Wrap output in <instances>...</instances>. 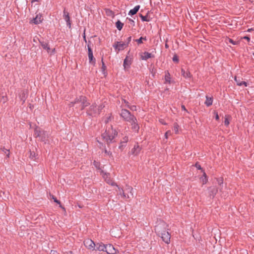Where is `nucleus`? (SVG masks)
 Returning a JSON list of instances; mask_svg holds the SVG:
<instances>
[{
  "instance_id": "obj_43",
  "label": "nucleus",
  "mask_w": 254,
  "mask_h": 254,
  "mask_svg": "<svg viewBox=\"0 0 254 254\" xmlns=\"http://www.w3.org/2000/svg\"><path fill=\"white\" fill-rule=\"evenodd\" d=\"M195 166H196V167L198 169H200H200H201V166H200V165H199V164H197V163H196V164H195Z\"/></svg>"
},
{
  "instance_id": "obj_35",
  "label": "nucleus",
  "mask_w": 254,
  "mask_h": 254,
  "mask_svg": "<svg viewBox=\"0 0 254 254\" xmlns=\"http://www.w3.org/2000/svg\"><path fill=\"white\" fill-rule=\"evenodd\" d=\"M218 183L219 185H221L223 183V180L222 178L218 179L217 180Z\"/></svg>"
},
{
  "instance_id": "obj_59",
  "label": "nucleus",
  "mask_w": 254,
  "mask_h": 254,
  "mask_svg": "<svg viewBox=\"0 0 254 254\" xmlns=\"http://www.w3.org/2000/svg\"><path fill=\"white\" fill-rule=\"evenodd\" d=\"M108 122V120H107V121H105V122H106V123H107V122Z\"/></svg>"
},
{
  "instance_id": "obj_57",
  "label": "nucleus",
  "mask_w": 254,
  "mask_h": 254,
  "mask_svg": "<svg viewBox=\"0 0 254 254\" xmlns=\"http://www.w3.org/2000/svg\"><path fill=\"white\" fill-rule=\"evenodd\" d=\"M70 254H72V252H69Z\"/></svg>"
},
{
  "instance_id": "obj_34",
  "label": "nucleus",
  "mask_w": 254,
  "mask_h": 254,
  "mask_svg": "<svg viewBox=\"0 0 254 254\" xmlns=\"http://www.w3.org/2000/svg\"><path fill=\"white\" fill-rule=\"evenodd\" d=\"M52 198L54 200V201L55 202H56V203H57L58 204H61L60 201L59 200H57V198L54 195H52Z\"/></svg>"
},
{
  "instance_id": "obj_45",
  "label": "nucleus",
  "mask_w": 254,
  "mask_h": 254,
  "mask_svg": "<svg viewBox=\"0 0 254 254\" xmlns=\"http://www.w3.org/2000/svg\"><path fill=\"white\" fill-rule=\"evenodd\" d=\"M229 42L231 43L232 44L235 45V43L231 39H229Z\"/></svg>"
},
{
  "instance_id": "obj_49",
  "label": "nucleus",
  "mask_w": 254,
  "mask_h": 254,
  "mask_svg": "<svg viewBox=\"0 0 254 254\" xmlns=\"http://www.w3.org/2000/svg\"><path fill=\"white\" fill-rule=\"evenodd\" d=\"M235 80L236 82H237V84L238 85V83H241V82L238 81L236 77L235 78Z\"/></svg>"
},
{
  "instance_id": "obj_17",
  "label": "nucleus",
  "mask_w": 254,
  "mask_h": 254,
  "mask_svg": "<svg viewBox=\"0 0 254 254\" xmlns=\"http://www.w3.org/2000/svg\"><path fill=\"white\" fill-rule=\"evenodd\" d=\"M64 18L67 23V25L69 27V28H70L71 23L70 21V17L69 14L67 12H65V11H64Z\"/></svg>"
},
{
  "instance_id": "obj_30",
  "label": "nucleus",
  "mask_w": 254,
  "mask_h": 254,
  "mask_svg": "<svg viewBox=\"0 0 254 254\" xmlns=\"http://www.w3.org/2000/svg\"><path fill=\"white\" fill-rule=\"evenodd\" d=\"M140 17L143 21H149V19L147 18V16H143L142 14L140 15Z\"/></svg>"
},
{
  "instance_id": "obj_3",
  "label": "nucleus",
  "mask_w": 254,
  "mask_h": 254,
  "mask_svg": "<svg viewBox=\"0 0 254 254\" xmlns=\"http://www.w3.org/2000/svg\"><path fill=\"white\" fill-rule=\"evenodd\" d=\"M117 135V132L111 126L102 134V137L105 141L107 143H110L112 142L113 139Z\"/></svg>"
},
{
  "instance_id": "obj_15",
  "label": "nucleus",
  "mask_w": 254,
  "mask_h": 254,
  "mask_svg": "<svg viewBox=\"0 0 254 254\" xmlns=\"http://www.w3.org/2000/svg\"><path fill=\"white\" fill-rule=\"evenodd\" d=\"M117 188V189L116 190V191H118L119 194L120 195H121L123 198H128L129 197V196L128 195L127 196H126V195L125 194V192H124V191L123 190V189L122 188H121L120 187H119L118 185H117L116 184V185H114Z\"/></svg>"
},
{
  "instance_id": "obj_8",
  "label": "nucleus",
  "mask_w": 254,
  "mask_h": 254,
  "mask_svg": "<svg viewBox=\"0 0 254 254\" xmlns=\"http://www.w3.org/2000/svg\"><path fill=\"white\" fill-rule=\"evenodd\" d=\"M105 248V252L108 254H115L117 253L116 250L111 244L106 245Z\"/></svg>"
},
{
  "instance_id": "obj_24",
  "label": "nucleus",
  "mask_w": 254,
  "mask_h": 254,
  "mask_svg": "<svg viewBox=\"0 0 254 254\" xmlns=\"http://www.w3.org/2000/svg\"><path fill=\"white\" fill-rule=\"evenodd\" d=\"M212 102H213V99L212 98L208 97V96L206 97V101L205 102V104L208 107V106H210V105H211L212 104Z\"/></svg>"
},
{
  "instance_id": "obj_36",
  "label": "nucleus",
  "mask_w": 254,
  "mask_h": 254,
  "mask_svg": "<svg viewBox=\"0 0 254 254\" xmlns=\"http://www.w3.org/2000/svg\"><path fill=\"white\" fill-rule=\"evenodd\" d=\"M242 85H244L245 86H247V83L245 81H242L241 83H238L239 86H241Z\"/></svg>"
},
{
  "instance_id": "obj_9",
  "label": "nucleus",
  "mask_w": 254,
  "mask_h": 254,
  "mask_svg": "<svg viewBox=\"0 0 254 254\" xmlns=\"http://www.w3.org/2000/svg\"><path fill=\"white\" fill-rule=\"evenodd\" d=\"M88 114L90 115H96L99 114V109L97 108L96 105H92L89 109Z\"/></svg>"
},
{
  "instance_id": "obj_2",
  "label": "nucleus",
  "mask_w": 254,
  "mask_h": 254,
  "mask_svg": "<svg viewBox=\"0 0 254 254\" xmlns=\"http://www.w3.org/2000/svg\"><path fill=\"white\" fill-rule=\"evenodd\" d=\"M89 103L87 101L86 97L80 96L78 98H76L74 102H72L69 104L70 107L74 106L76 105V107L82 110L85 107L88 106Z\"/></svg>"
},
{
  "instance_id": "obj_32",
  "label": "nucleus",
  "mask_w": 254,
  "mask_h": 254,
  "mask_svg": "<svg viewBox=\"0 0 254 254\" xmlns=\"http://www.w3.org/2000/svg\"><path fill=\"white\" fill-rule=\"evenodd\" d=\"M128 141V137L127 136H125L123 140L121 141V144L123 143H126Z\"/></svg>"
},
{
  "instance_id": "obj_11",
  "label": "nucleus",
  "mask_w": 254,
  "mask_h": 254,
  "mask_svg": "<svg viewBox=\"0 0 254 254\" xmlns=\"http://www.w3.org/2000/svg\"><path fill=\"white\" fill-rule=\"evenodd\" d=\"M88 47V58L89 60V62L90 63H95V59H94L92 51L91 50V48L89 46V44L87 45Z\"/></svg>"
},
{
  "instance_id": "obj_12",
  "label": "nucleus",
  "mask_w": 254,
  "mask_h": 254,
  "mask_svg": "<svg viewBox=\"0 0 254 254\" xmlns=\"http://www.w3.org/2000/svg\"><path fill=\"white\" fill-rule=\"evenodd\" d=\"M132 63V59L129 57H127L124 60V66L125 69H128Z\"/></svg>"
},
{
  "instance_id": "obj_6",
  "label": "nucleus",
  "mask_w": 254,
  "mask_h": 254,
  "mask_svg": "<svg viewBox=\"0 0 254 254\" xmlns=\"http://www.w3.org/2000/svg\"><path fill=\"white\" fill-rule=\"evenodd\" d=\"M40 44H41L42 47L44 49L46 50L48 54H49L50 55H52L55 53V49H51L50 48V46L47 43H46L44 41H40Z\"/></svg>"
},
{
  "instance_id": "obj_1",
  "label": "nucleus",
  "mask_w": 254,
  "mask_h": 254,
  "mask_svg": "<svg viewBox=\"0 0 254 254\" xmlns=\"http://www.w3.org/2000/svg\"><path fill=\"white\" fill-rule=\"evenodd\" d=\"M167 225L164 222L159 224L155 227V231L160 236L163 241L166 244H169L170 242L171 235L169 233L166 231Z\"/></svg>"
},
{
  "instance_id": "obj_42",
  "label": "nucleus",
  "mask_w": 254,
  "mask_h": 254,
  "mask_svg": "<svg viewBox=\"0 0 254 254\" xmlns=\"http://www.w3.org/2000/svg\"><path fill=\"white\" fill-rule=\"evenodd\" d=\"M50 254H59L57 251L52 250L51 251Z\"/></svg>"
},
{
  "instance_id": "obj_13",
  "label": "nucleus",
  "mask_w": 254,
  "mask_h": 254,
  "mask_svg": "<svg viewBox=\"0 0 254 254\" xmlns=\"http://www.w3.org/2000/svg\"><path fill=\"white\" fill-rule=\"evenodd\" d=\"M140 56L141 59L143 60H146L148 59L153 58L154 57L152 54L146 52L142 53L140 54Z\"/></svg>"
},
{
  "instance_id": "obj_31",
  "label": "nucleus",
  "mask_w": 254,
  "mask_h": 254,
  "mask_svg": "<svg viewBox=\"0 0 254 254\" xmlns=\"http://www.w3.org/2000/svg\"><path fill=\"white\" fill-rule=\"evenodd\" d=\"M142 40H146V37H140L138 39H136L135 41L138 43V44H141L142 43Z\"/></svg>"
},
{
  "instance_id": "obj_52",
  "label": "nucleus",
  "mask_w": 254,
  "mask_h": 254,
  "mask_svg": "<svg viewBox=\"0 0 254 254\" xmlns=\"http://www.w3.org/2000/svg\"><path fill=\"white\" fill-rule=\"evenodd\" d=\"M135 108H136V107H135V106H132L130 109H131V110H135Z\"/></svg>"
},
{
  "instance_id": "obj_46",
  "label": "nucleus",
  "mask_w": 254,
  "mask_h": 254,
  "mask_svg": "<svg viewBox=\"0 0 254 254\" xmlns=\"http://www.w3.org/2000/svg\"><path fill=\"white\" fill-rule=\"evenodd\" d=\"M104 107H102V105L99 106L97 108L99 109V113L100 112L101 110L103 109Z\"/></svg>"
},
{
  "instance_id": "obj_4",
  "label": "nucleus",
  "mask_w": 254,
  "mask_h": 254,
  "mask_svg": "<svg viewBox=\"0 0 254 254\" xmlns=\"http://www.w3.org/2000/svg\"><path fill=\"white\" fill-rule=\"evenodd\" d=\"M125 120L131 124L132 129L138 131L139 127L137 123V120L133 115L130 114L129 116L126 118Z\"/></svg>"
},
{
  "instance_id": "obj_44",
  "label": "nucleus",
  "mask_w": 254,
  "mask_h": 254,
  "mask_svg": "<svg viewBox=\"0 0 254 254\" xmlns=\"http://www.w3.org/2000/svg\"><path fill=\"white\" fill-rule=\"evenodd\" d=\"M244 39L247 40L248 41H250V38L248 36H245L243 37Z\"/></svg>"
},
{
  "instance_id": "obj_56",
  "label": "nucleus",
  "mask_w": 254,
  "mask_h": 254,
  "mask_svg": "<svg viewBox=\"0 0 254 254\" xmlns=\"http://www.w3.org/2000/svg\"><path fill=\"white\" fill-rule=\"evenodd\" d=\"M84 37V40L86 41L85 36V35H84V37Z\"/></svg>"
},
{
  "instance_id": "obj_38",
  "label": "nucleus",
  "mask_w": 254,
  "mask_h": 254,
  "mask_svg": "<svg viewBox=\"0 0 254 254\" xmlns=\"http://www.w3.org/2000/svg\"><path fill=\"white\" fill-rule=\"evenodd\" d=\"M173 60L174 62H178L179 59L178 57L177 56H174L173 58Z\"/></svg>"
},
{
  "instance_id": "obj_22",
  "label": "nucleus",
  "mask_w": 254,
  "mask_h": 254,
  "mask_svg": "<svg viewBox=\"0 0 254 254\" xmlns=\"http://www.w3.org/2000/svg\"><path fill=\"white\" fill-rule=\"evenodd\" d=\"M140 8L139 5L135 6L133 9L129 10L128 12L129 15H134L137 13Z\"/></svg>"
},
{
  "instance_id": "obj_14",
  "label": "nucleus",
  "mask_w": 254,
  "mask_h": 254,
  "mask_svg": "<svg viewBox=\"0 0 254 254\" xmlns=\"http://www.w3.org/2000/svg\"><path fill=\"white\" fill-rule=\"evenodd\" d=\"M45 132L42 130L40 127H37L35 128L34 135L35 137H41L42 134H44Z\"/></svg>"
},
{
  "instance_id": "obj_53",
  "label": "nucleus",
  "mask_w": 254,
  "mask_h": 254,
  "mask_svg": "<svg viewBox=\"0 0 254 254\" xmlns=\"http://www.w3.org/2000/svg\"><path fill=\"white\" fill-rule=\"evenodd\" d=\"M252 30H253V29L251 28V29H249L248 30V32H251V31H252Z\"/></svg>"
},
{
  "instance_id": "obj_39",
  "label": "nucleus",
  "mask_w": 254,
  "mask_h": 254,
  "mask_svg": "<svg viewBox=\"0 0 254 254\" xmlns=\"http://www.w3.org/2000/svg\"><path fill=\"white\" fill-rule=\"evenodd\" d=\"M214 114L215 115V119L216 120H218L219 119V116L218 115V113L216 112V111H214Z\"/></svg>"
},
{
  "instance_id": "obj_16",
  "label": "nucleus",
  "mask_w": 254,
  "mask_h": 254,
  "mask_svg": "<svg viewBox=\"0 0 254 254\" xmlns=\"http://www.w3.org/2000/svg\"><path fill=\"white\" fill-rule=\"evenodd\" d=\"M106 245H104L103 243H97L95 246V251H105L106 249Z\"/></svg>"
},
{
  "instance_id": "obj_58",
  "label": "nucleus",
  "mask_w": 254,
  "mask_h": 254,
  "mask_svg": "<svg viewBox=\"0 0 254 254\" xmlns=\"http://www.w3.org/2000/svg\"><path fill=\"white\" fill-rule=\"evenodd\" d=\"M41 140L42 141H44V140H43V139L42 138H41Z\"/></svg>"
},
{
  "instance_id": "obj_26",
  "label": "nucleus",
  "mask_w": 254,
  "mask_h": 254,
  "mask_svg": "<svg viewBox=\"0 0 254 254\" xmlns=\"http://www.w3.org/2000/svg\"><path fill=\"white\" fill-rule=\"evenodd\" d=\"M225 121H224V124L226 126H228L230 124V121L231 119L230 116L229 115H226L224 117Z\"/></svg>"
},
{
  "instance_id": "obj_33",
  "label": "nucleus",
  "mask_w": 254,
  "mask_h": 254,
  "mask_svg": "<svg viewBox=\"0 0 254 254\" xmlns=\"http://www.w3.org/2000/svg\"><path fill=\"white\" fill-rule=\"evenodd\" d=\"M171 135V131L168 130L167 131H166V132L165 134V138L167 139L168 138V136Z\"/></svg>"
},
{
  "instance_id": "obj_19",
  "label": "nucleus",
  "mask_w": 254,
  "mask_h": 254,
  "mask_svg": "<svg viewBox=\"0 0 254 254\" xmlns=\"http://www.w3.org/2000/svg\"><path fill=\"white\" fill-rule=\"evenodd\" d=\"M130 115V113L126 109L122 110V112L121 113L122 117L124 118V120L127 117H129Z\"/></svg>"
},
{
  "instance_id": "obj_10",
  "label": "nucleus",
  "mask_w": 254,
  "mask_h": 254,
  "mask_svg": "<svg viewBox=\"0 0 254 254\" xmlns=\"http://www.w3.org/2000/svg\"><path fill=\"white\" fill-rule=\"evenodd\" d=\"M127 44L125 43H122L120 42H117L116 43L114 47L116 49L118 50V51L124 50L126 47H127Z\"/></svg>"
},
{
  "instance_id": "obj_7",
  "label": "nucleus",
  "mask_w": 254,
  "mask_h": 254,
  "mask_svg": "<svg viewBox=\"0 0 254 254\" xmlns=\"http://www.w3.org/2000/svg\"><path fill=\"white\" fill-rule=\"evenodd\" d=\"M43 18L41 13L37 14L35 17L33 18L30 22L35 24H39L43 21Z\"/></svg>"
},
{
  "instance_id": "obj_51",
  "label": "nucleus",
  "mask_w": 254,
  "mask_h": 254,
  "mask_svg": "<svg viewBox=\"0 0 254 254\" xmlns=\"http://www.w3.org/2000/svg\"><path fill=\"white\" fill-rule=\"evenodd\" d=\"M160 122L161 123H162V124H165V123H164L163 121L162 120H160Z\"/></svg>"
},
{
  "instance_id": "obj_47",
  "label": "nucleus",
  "mask_w": 254,
  "mask_h": 254,
  "mask_svg": "<svg viewBox=\"0 0 254 254\" xmlns=\"http://www.w3.org/2000/svg\"><path fill=\"white\" fill-rule=\"evenodd\" d=\"M181 107H182V110H183L184 111H187V110H186V108H185L184 105H182Z\"/></svg>"
},
{
  "instance_id": "obj_37",
  "label": "nucleus",
  "mask_w": 254,
  "mask_h": 254,
  "mask_svg": "<svg viewBox=\"0 0 254 254\" xmlns=\"http://www.w3.org/2000/svg\"><path fill=\"white\" fill-rule=\"evenodd\" d=\"M106 12H107V14L108 15H112V16H113V12L111 10H108L106 11Z\"/></svg>"
},
{
  "instance_id": "obj_5",
  "label": "nucleus",
  "mask_w": 254,
  "mask_h": 254,
  "mask_svg": "<svg viewBox=\"0 0 254 254\" xmlns=\"http://www.w3.org/2000/svg\"><path fill=\"white\" fill-rule=\"evenodd\" d=\"M84 245L85 247L90 251H94L95 249L96 244L91 239H88L84 241Z\"/></svg>"
},
{
  "instance_id": "obj_25",
  "label": "nucleus",
  "mask_w": 254,
  "mask_h": 254,
  "mask_svg": "<svg viewBox=\"0 0 254 254\" xmlns=\"http://www.w3.org/2000/svg\"><path fill=\"white\" fill-rule=\"evenodd\" d=\"M182 75L185 78L190 77V73L188 71H185L184 69H182L181 70Z\"/></svg>"
},
{
  "instance_id": "obj_20",
  "label": "nucleus",
  "mask_w": 254,
  "mask_h": 254,
  "mask_svg": "<svg viewBox=\"0 0 254 254\" xmlns=\"http://www.w3.org/2000/svg\"><path fill=\"white\" fill-rule=\"evenodd\" d=\"M105 181L109 185H111V186H114V185H116V183L112 182V180H110V178L109 177V175L108 174H105V175L103 176Z\"/></svg>"
},
{
  "instance_id": "obj_48",
  "label": "nucleus",
  "mask_w": 254,
  "mask_h": 254,
  "mask_svg": "<svg viewBox=\"0 0 254 254\" xmlns=\"http://www.w3.org/2000/svg\"><path fill=\"white\" fill-rule=\"evenodd\" d=\"M131 37H129L128 38H127V43H129L131 41Z\"/></svg>"
},
{
  "instance_id": "obj_23",
  "label": "nucleus",
  "mask_w": 254,
  "mask_h": 254,
  "mask_svg": "<svg viewBox=\"0 0 254 254\" xmlns=\"http://www.w3.org/2000/svg\"><path fill=\"white\" fill-rule=\"evenodd\" d=\"M165 83L170 84L171 83V75L168 71L165 72Z\"/></svg>"
},
{
  "instance_id": "obj_54",
  "label": "nucleus",
  "mask_w": 254,
  "mask_h": 254,
  "mask_svg": "<svg viewBox=\"0 0 254 254\" xmlns=\"http://www.w3.org/2000/svg\"><path fill=\"white\" fill-rule=\"evenodd\" d=\"M102 68H103V69H104V68H105V65H104V63H103V66H102Z\"/></svg>"
},
{
  "instance_id": "obj_40",
  "label": "nucleus",
  "mask_w": 254,
  "mask_h": 254,
  "mask_svg": "<svg viewBox=\"0 0 254 254\" xmlns=\"http://www.w3.org/2000/svg\"><path fill=\"white\" fill-rule=\"evenodd\" d=\"M94 165L96 168H99V163L96 161L94 162Z\"/></svg>"
},
{
  "instance_id": "obj_55",
  "label": "nucleus",
  "mask_w": 254,
  "mask_h": 254,
  "mask_svg": "<svg viewBox=\"0 0 254 254\" xmlns=\"http://www.w3.org/2000/svg\"><path fill=\"white\" fill-rule=\"evenodd\" d=\"M39 0H32V2H35V1H38Z\"/></svg>"
},
{
  "instance_id": "obj_18",
  "label": "nucleus",
  "mask_w": 254,
  "mask_h": 254,
  "mask_svg": "<svg viewBox=\"0 0 254 254\" xmlns=\"http://www.w3.org/2000/svg\"><path fill=\"white\" fill-rule=\"evenodd\" d=\"M141 150V147L138 145H135L133 148L132 150V153L135 155H137L139 154Z\"/></svg>"
},
{
  "instance_id": "obj_27",
  "label": "nucleus",
  "mask_w": 254,
  "mask_h": 254,
  "mask_svg": "<svg viewBox=\"0 0 254 254\" xmlns=\"http://www.w3.org/2000/svg\"><path fill=\"white\" fill-rule=\"evenodd\" d=\"M200 180L203 185L206 184L207 178L205 173H203V176L201 178Z\"/></svg>"
},
{
  "instance_id": "obj_41",
  "label": "nucleus",
  "mask_w": 254,
  "mask_h": 254,
  "mask_svg": "<svg viewBox=\"0 0 254 254\" xmlns=\"http://www.w3.org/2000/svg\"><path fill=\"white\" fill-rule=\"evenodd\" d=\"M125 145H126V143H123V144L120 143V145L119 146V148L121 149H122L123 147L125 146Z\"/></svg>"
},
{
  "instance_id": "obj_28",
  "label": "nucleus",
  "mask_w": 254,
  "mask_h": 254,
  "mask_svg": "<svg viewBox=\"0 0 254 254\" xmlns=\"http://www.w3.org/2000/svg\"><path fill=\"white\" fill-rule=\"evenodd\" d=\"M116 27L119 30H121L123 26L124 23H122L120 20H118L116 23Z\"/></svg>"
},
{
  "instance_id": "obj_50",
  "label": "nucleus",
  "mask_w": 254,
  "mask_h": 254,
  "mask_svg": "<svg viewBox=\"0 0 254 254\" xmlns=\"http://www.w3.org/2000/svg\"><path fill=\"white\" fill-rule=\"evenodd\" d=\"M129 189L130 190V193H131V196H132V195H133V194H132V192H131V191H132V188H129Z\"/></svg>"
},
{
  "instance_id": "obj_21",
  "label": "nucleus",
  "mask_w": 254,
  "mask_h": 254,
  "mask_svg": "<svg viewBox=\"0 0 254 254\" xmlns=\"http://www.w3.org/2000/svg\"><path fill=\"white\" fill-rule=\"evenodd\" d=\"M209 195L213 197L218 191L217 189L214 187H212L209 188Z\"/></svg>"
},
{
  "instance_id": "obj_29",
  "label": "nucleus",
  "mask_w": 254,
  "mask_h": 254,
  "mask_svg": "<svg viewBox=\"0 0 254 254\" xmlns=\"http://www.w3.org/2000/svg\"><path fill=\"white\" fill-rule=\"evenodd\" d=\"M173 127H174V130L175 133L178 134L179 133V126L178 125V124L177 123H175L174 124Z\"/></svg>"
}]
</instances>
